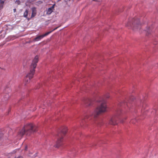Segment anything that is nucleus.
Segmentation results:
<instances>
[{"instance_id":"6ab92c4d","label":"nucleus","mask_w":158,"mask_h":158,"mask_svg":"<svg viewBox=\"0 0 158 158\" xmlns=\"http://www.w3.org/2000/svg\"><path fill=\"white\" fill-rule=\"evenodd\" d=\"M134 98V97H132L130 98V101H132L133 100Z\"/></svg>"},{"instance_id":"4468645a","label":"nucleus","mask_w":158,"mask_h":158,"mask_svg":"<svg viewBox=\"0 0 158 158\" xmlns=\"http://www.w3.org/2000/svg\"><path fill=\"white\" fill-rule=\"evenodd\" d=\"M128 103L127 102H122L121 103V104H119L118 105V106H123V105H127V106H128Z\"/></svg>"},{"instance_id":"f3484780","label":"nucleus","mask_w":158,"mask_h":158,"mask_svg":"<svg viewBox=\"0 0 158 158\" xmlns=\"http://www.w3.org/2000/svg\"><path fill=\"white\" fill-rule=\"evenodd\" d=\"M59 27H57L55 28L54 29H53L52 30L50 31L49 32H51V33L53 31H55V30H56L57 28H58Z\"/></svg>"},{"instance_id":"ddd939ff","label":"nucleus","mask_w":158,"mask_h":158,"mask_svg":"<svg viewBox=\"0 0 158 158\" xmlns=\"http://www.w3.org/2000/svg\"><path fill=\"white\" fill-rule=\"evenodd\" d=\"M138 119V117L131 119L130 121V123L134 124L137 122V120Z\"/></svg>"},{"instance_id":"9d476101","label":"nucleus","mask_w":158,"mask_h":158,"mask_svg":"<svg viewBox=\"0 0 158 158\" xmlns=\"http://www.w3.org/2000/svg\"><path fill=\"white\" fill-rule=\"evenodd\" d=\"M32 13L31 18L34 17L36 14V8L34 7L32 8Z\"/></svg>"},{"instance_id":"20e7f679","label":"nucleus","mask_w":158,"mask_h":158,"mask_svg":"<svg viewBox=\"0 0 158 158\" xmlns=\"http://www.w3.org/2000/svg\"><path fill=\"white\" fill-rule=\"evenodd\" d=\"M67 131V127H65L62 130L61 132L57 135V140L56 142V144L55 145V147L58 148L63 144V138L64 136L66 134Z\"/></svg>"},{"instance_id":"dca6fc26","label":"nucleus","mask_w":158,"mask_h":158,"mask_svg":"<svg viewBox=\"0 0 158 158\" xmlns=\"http://www.w3.org/2000/svg\"><path fill=\"white\" fill-rule=\"evenodd\" d=\"M105 97L106 98H109L110 97L109 94L108 93L106 94Z\"/></svg>"},{"instance_id":"f257e3e1","label":"nucleus","mask_w":158,"mask_h":158,"mask_svg":"<svg viewBox=\"0 0 158 158\" xmlns=\"http://www.w3.org/2000/svg\"><path fill=\"white\" fill-rule=\"evenodd\" d=\"M106 102L104 100L99 101L97 107L95 109L93 113L89 114H87L84 117L83 120L86 122V119H90L92 117L94 118H97L99 115L104 113L106 111Z\"/></svg>"},{"instance_id":"4be33fe9","label":"nucleus","mask_w":158,"mask_h":158,"mask_svg":"<svg viewBox=\"0 0 158 158\" xmlns=\"http://www.w3.org/2000/svg\"><path fill=\"white\" fill-rule=\"evenodd\" d=\"M14 12H15L16 11V9H14Z\"/></svg>"},{"instance_id":"412c9836","label":"nucleus","mask_w":158,"mask_h":158,"mask_svg":"<svg viewBox=\"0 0 158 158\" xmlns=\"http://www.w3.org/2000/svg\"><path fill=\"white\" fill-rule=\"evenodd\" d=\"M15 158H23V157L22 156H19L18 157Z\"/></svg>"},{"instance_id":"f03ea898","label":"nucleus","mask_w":158,"mask_h":158,"mask_svg":"<svg viewBox=\"0 0 158 158\" xmlns=\"http://www.w3.org/2000/svg\"><path fill=\"white\" fill-rule=\"evenodd\" d=\"M37 128L32 123H27L25 125L24 127L19 132L18 136L22 137L24 135H30L31 134L36 131Z\"/></svg>"},{"instance_id":"9b49d317","label":"nucleus","mask_w":158,"mask_h":158,"mask_svg":"<svg viewBox=\"0 0 158 158\" xmlns=\"http://www.w3.org/2000/svg\"><path fill=\"white\" fill-rule=\"evenodd\" d=\"M28 10L27 9L25 10L23 13V17L27 19L28 20H30V19L28 17Z\"/></svg>"},{"instance_id":"b1692460","label":"nucleus","mask_w":158,"mask_h":158,"mask_svg":"<svg viewBox=\"0 0 158 158\" xmlns=\"http://www.w3.org/2000/svg\"><path fill=\"white\" fill-rule=\"evenodd\" d=\"M121 122H122V123H123V121H121Z\"/></svg>"},{"instance_id":"a211bd4d","label":"nucleus","mask_w":158,"mask_h":158,"mask_svg":"<svg viewBox=\"0 0 158 158\" xmlns=\"http://www.w3.org/2000/svg\"><path fill=\"white\" fill-rule=\"evenodd\" d=\"M3 134L2 133H0V139L3 136Z\"/></svg>"},{"instance_id":"423d86ee","label":"nucleus","mask_w":158,"mask_h":158,"mask_svg":"<svg viewBox=\"0 0 158 158\" xmlns=\"http://www.w3.org/2000/svg\"><path fill=\"white\" fill-rule=\"evenodd\" d=\"M122 113L120 109H118L116 111L115 115L113 117L109 122V123L113 125H115L117 124V121L119 119V116Z\"/></svg>"},{"instance_id":"1a4fd4ad","label":"nucleus","mask_w":158,"mask_h":158,"mask_svg":"<svg viewBox=\"0 0 158 158\" xmlns=\"http://www.w3.org/2000/svg\"><path fill=\"white\" fill-rule=\"evenodd\" d=\"M55 4H54L52 6L48 8V10L47 11V14L48 15L51 14L52 12L53 11V10H54V8L55 6Z\"/></svg>"},{"instance_id":"f8f14e48","label":"nucleus","mask_w":158,"mask_h":158,"mask_svg":"<svg viewBox=\"0 0 158 158\" xmlns=\"http://www.w3.org/2000/svg\"><path fill=\"white\" fill-rule=\"evenodd\" d=\"M152 27H148L147 28L145 31L147 32V35H148L151 33L152 31Z\"/></svg>"},{"instance_id":"5701e85b","label":"nucleus","mask_w":158,"mask_h":158,"mask_svg":"<svg viewBox=\"0 0 158 158\" xmlns=\"http://www.w3.org/2000/svg\"><path fill=\"white\" fill-rule=\"evenodd\" d=\"M27 146H26V147H25V150H27Z\"/></svg>"},{"instance_id":"0eeeda50","label":"nucleus","mask_w":158,"mask_h":158,"mask_svg":"<svg viewBox=\"0 0 158 158\" xmlns=\"http://www.w3.org/2000/svg\"><path fill=\"white\" fill-rule=\"evenodd\" d=\"M51 32H48L42 35H39L36 37L34 40V41H37L40 40L44 37L46 36L51 33Z\"/></svg>"},{"instance_id":"aec40b11","label":"nucleus","mask_w":158,"mask_h":158,"mask_svg":"<svg viewBox=\"0 0 158 158\" xmlns=\"http://www.w3.org/2000/svg\"><path fill=\"white\" fill-rule=\"evenodd\" d=\"M94 1H95L96 2H101L102 0H93Z\"/></svg>"},{"instance_id":"7ed1b4c3","label":"nucleus","mask_w":158,"mask_h":158,"mask_svg":"<svg viewBox=\"0 0 158 158\" xmlns=\"http://www.w3.org/2000/svg\"><path fill=\"white\" fill-rule=\"evenodd\" d=\"M38 61V56H36L33 59L30 67V72L27 75L25 79V82H29L30 80L33 77L35 71V69L36 66V63Z\"/></svg>"},{"instance_id":"2eb2a0df","label":"nucleus","mask_w":158,"mask_h":158,"mask_svg":"<svg viewBox=\"0 0 158 158\" xmlns=\"http://www.w3.org/2000/svg\"><path fill=\"white\" fill-rule=\"evenodd\" d=\"M145 104H143L142 107V112L143 113V114H144L143 113L144 110V106H145Z\"/></svg>"},{"instance_id":"39448f33","label":"nucleus","mask_w":158,"mask_h":158,"mask_svg":"<svg viewBox=\"0 0 158 158\" xmlns=\"http://www.w3.org/2000/svg\"><path fill=\"white\" fill-rule=\"evenodd\" d=\"M132 23L128 22L126 25L129 28L132 27V29L135 31H138L140 28L141 25L139 19L135 18L132 19Z\"/></svg>"},{"instance_id":"6e6552de","label":"nucleus","mask_w":158,"mask_h":158,"mask_svg":"<svg viewBox=\"0 0 158 158\" xmlns=\"http://www.w3.org/2000/svg\"><path fill=\"white\" fill-rule=\"evenodd\" d=\"M84 102L87 106H90L93 104L92 100L89 99H85L84 100Z\"/></svg>"}]
</instances>
